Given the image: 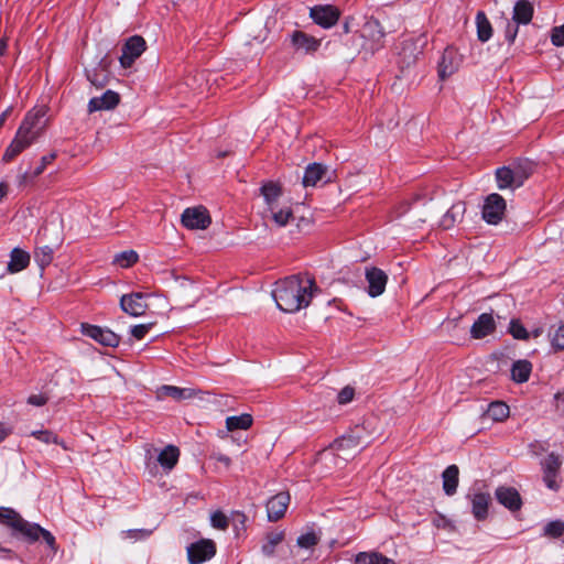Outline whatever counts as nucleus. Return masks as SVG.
Segmentation results:
<instances>
[{
    "mask_svg": "<svg viewBox=\"0 0 564 564\" xmlns=\"http://www.w3.org/2000/svg\"><path fill=\"white\" fill-rule=\"evenodd\" d=\"M317 291L314 279L308 275H291L275 283L272 296L276 306L285 313H295L308 306Z\"/></svg>",
    "mask_w": 564,
    "mask_h": 564,
    "instance_id": "1",
    "label": "nucleus"
},
{
    "mask_svg": "<svg viewBox=\"0 0 564 564\" xmlns=\"http://www.w3.org/2000/svg\"><path fill=\"white\" fill-rule=\"evenodd\" d=\"M386 31L377 19H368L360 30L355 32L351 36L355 52L364 51L367 54L373 55L384 46Z\"/></svg>",
    "mask_w": 564,
    "mask_h": 564,
    "instance_id": "2",
    "label": "nucleus"
},
{
    "mask_svg": "<svg viewBox=\"0 0 564 564\" xmlns=\"http://www.w3.org/2000/svg\"><path fill=\"white\" fill-rule=\"evenodd\" d=\"M0 523L25 538H34L35 533L40 531L39 524L29 523L14 509L8 507H0Z\"/></svg>",
    "mask_w": 564,
    "mask_h": 564,
    "instance_id": "3",
    "label": "nucleus"
},
{
    "mask_svg": "<svg viewBox=\"0 0 564 564\" xmlns=\"http://www.w3.org/2000/svg\"><path fill=\"white\" fill-rule=\"evenodd\" d=\"M46 112L45 106L33 108L26 113L18 130L35 141L46 127Z\"/></svg>",
    "mask_w": 564,
    "mask_h": 564,
    "instance_id": "4",
    "label": "nucleus"
},
{
    "mask_svg": "<svg viewBox=\"0 0 564 564\" xmlns=\"http://www.w3.org/2000/svg\"><path fill=\"white\" fill-rule=\"evenodd\" d=\"M426 44L424 36L406 37L401 42L399 51V64L401 68H409L415 64L417 57L423 53Z\"/></svg>",
    "mask_w": 564,
    "mask_h": 564,
    "instance_id": "5",
    "label": "nucleus"
},
{
    "mask_svg": "<svg viewBox=\"0 0 564 564\" xmlns=\"http://www.w3.org/2000/svg\"><path fill=\"white\" fill-rule=\"evenodd\" d=\"M507 204L497 193L489 194L482 205L481 217L489 225H498L506 213Z\"/></svg>",
    "mask_w": 564,
    "mask_h": 564,
    "instance_id": "6",
    "label": "nucleus"
},
{
    "mask_svg": "<svg viewBox=\"0 0 564 564\" xmlns=\"http://www.w3.org/2000/svg\"><path fill=\"white\" fill-rule=\"evenodd\" d=\"M147 48L145 40L141 35L128 37L121 48L119 62L123 68H129Z\"/></svg>",
    "mask_w": 564,
    "mask_h": 564,
    "instance_id": "7",
    "label": "nucleus"
},
{
    "mask_svg": "<svg viewBox=\"0 0 564 564\" xmlns=\"http://www.w3.org/2000/svg\"><path fill=\"white\" fill-rule=\"evenodd\" d=\"M216 554V544L213 540L202 539L187 546V557L191 564H202Z\"/></svg>",
    "mask_w": 564,
    "mask_h": 564,
    "instance_id": "8",
    "label": "nucleus"
},
{
    "mask_svg": "<svg viewBox=\"0 0 564 564\" xmlns=\"http://www.w3.org/2000/svg\"><path fill=\"white\" fill-rule=\"evenodd\" d=\"M181 221L187 229H206L210 223L208 210L203 206L186 208L181 216Z\"/></svg>",
    "mask_w": 564,
    "mask_h": 564,
    "instance_id": "9",
    "label": "nucleus"
},
{
    "mask_svg": "<svg viewBox=\"0 0 564 564\" xmlns=\"http://www.w3.org/2000/svg\"><path fill=\"white\" fill-rule=\"evenodd\" d=\"M362 448L359 433L352 432L347 435L335 440L330 445L332 453L344 454V460H347L349 456H354Z\"/></svg>",
    "mask_w": 564,
    "mask_h": 564,
    "instance_id": "10",
    "label": "nucleus"
},
{
    "mask_svg": "<svg viewBox=\"0 0 564 564\" xmlns=\"http://www.w3.org/2000/svg\"><path fill=\"white\" fill-rule=\"evenodd\" d=\"M82 333L106 347H117L120 343V337L109 328L82 324Z\"/></svg>",
    "mask_w": 564,
    "mask_h": 564,
    "instance_id": "11",
    "label": "nucleus"
},
{
    "mask_svg": "<svg viewBox=\"0 0 564 564\" xmlns=\"http://www.w3.org/2000/svg\"><path fill=\"white\" fill-rule=\"evenodd\" d=\"M310 17L313 21L324 29H329L337 23L340 18V11L335 6H315L311 9Z\"/></svg>",
    "mask_w": 564,
    "mask_h": 564,
    "instance_id": "12",
    "label": "nucleus"
},
{
    "mask_svg": "<svg viewBox=\"0 0 564 564\" xmlns=\"http://www.w3.org/2000/svg\"><path fill=\"white\" fill-rule=\"evenodd\" d=\"M460 62L458 53L453 47L445 48L437 66L438 77L445 80L452 76L458 70Z\"/></svg>",
    "mask_w": 564,
    "mask_h": 564,
    "instance_id": "13",
    "label": "nucleus"
},
{
    "mask_svg": "<svg viewBox=\"0 0 564 564\" xmlns=\"http://www.w3.org/2000/svg\"><path fill=\"white\" fill-rule=\"evenodd\" d=\"M260 194L263 196L268 208H278L284 198V191L281 183L272 178L263 182L260 187Z\"/></svg>",
    "mask_w": 564,
    "mask_h": 564,
    "instance_id": "14",
    "label": "nucleus"
},
{
    "mask_svg": "<svg viewBox=\"0 0 564 564\" xmlns=\"http://www.w3.org/2000/svg\"><path fill=\"white\" fill-rule=\"evenodd\" d=\"M365 275L368 282V294L371 297L381 295L386 290L388 275L376 267L367 268Z\"/></svg>",
    "mask_w": 564,
    "mask_h": 564,
    "instance_id": "15",
    "label": "nucleus"
},
{
    "mask_svg": "<svg viewBox=\"0 0 564 564\" xmlns=\"http://www.w3.org/2000/svg\"><path fill=\"white\" fill-rule=\"evenodd\" d=\"M289 492L281 491L267 501V513L270 521H278L284 517L290 503Z\"/></svg>",
    "mask_w": 564,
    "mask_h": 564,
    "instance_id": "16",
    "label": "nucleus"
},
{
    "mask_svg": "<svg viewBox=\"0 0 564 564\" xmlns=\"http://www.w3.org/2000/svg\"><path fill=\"white\" fill-rule=\"evenodd\" d=\"M467 498L471 503V513L478 521H484L488 517V508L490 502V495L482 491H470Z\"/></svg>",
    "mask_w": 564,
    "mask_h": 564,
    "instance_id": "17",
    "label": "nucleus"
},
{
    "mask_svg": "<svg viewBox=\"0 0 564 564\" xmlns=\"http://www.w3.org/2000/svg\"><path fill=\"white\" fill-rule=\"evenodd\" d=\"M142 293H131L122 295L120 299V307L127 314L138 317L145 313L148 305L143 302Z\"/></svg>",
    "mask_w": 564,
    "mask_h": 564,
    "instance_id": "18",
    "label": "nucleus"
},
{
    "mask_svg": "<svg viewBox=\"0 0 564 564\" xmlns=\"http://www.w3.org/2000/svg\"><path fill=\"white\" fill-rule=\"evenodd\" d=\"M496 499L510 511H518L522 506V499L517 489L512 487H498L495 491Z\"/></svg>",
    "mask_w": 564,
    "mask_h": 564,
    "instance_id": "19",
    "label": "nucleus"
},
{
    "mask_svg": "<svg viewBox=\"0 0 564 564\" xmlns=\"http://www.w3.org/2000/svg\"><path fill=\"white\" fill-rule=\"evenodd\" d=\"M120 102V95L108 89L100 97H94L88 102V112L115 109Z\"/></svg>",
    "mask_w": 564,
    "mask_h": 564,
    "instance_id": "20",
    "label": "nucleus"
},
{
    "mask_svg": "<svg viewBox=\"0 0 564 564\" xmlns=\"http://www.w3.org/2000/svg\"><path fill=\"white\" fill-rule=\"evenodd\" d=\"M496 329V322L491 313H482L470 327V336L475 339H481Z\"/></svg>",
    "mask_w": 564,
    "mask_h": 564,
    "instance_id": "21",
    "label": "nucleus"
},
{
    "mask_svg": "<svg viewBox=\"0 0 564 564\" xmlns=\"http://www.w3.org/2000/svg\"><path fill=\"white\" fill-rule=\"evenodd\" d=\"M291 41L296 51L304 53L316 52L321 45L319 40L303 31H294L292 33Z\"/></svg>",
    "mask_w": 564,
    "mask_h": 564,
    "instance_id": "22",
    "label": "nucleus"
},
{
    "mask_svg": "<svg viewBox=\"0 0 564 564\" xmlns=\"http://www.w3.org/2000/svg\"><path fill=\"white\" fill-rule=\"evenodd\" d=\"M33 142V140L18 130L14 139L4 151L2 160L6 162L12 161L18 154L30 147Z\"/></svg>",
    "mask_w": 564,
    "mask_h": 564,
    "instance_id": "23",
    "label": "nucleus"
},
{
    "mask_svg": "<svg viewBox=\"0 0 564 564\" xmlns=\"http://www.w3.org/2000/svg\"><path fill=\"white\" fill-rule=\"evenodd\" d=\"M534 8L528 0L516 2L512 12V20L518 24H529L533 18Z\"/></svg>",
    "mask_w": 564,
    "mask_h": 564,
    "instance_id": "24",
    "label": "nucleus"
},
{
    "mask_svg": "<svg viewBox=\"0 0 564 564\" xmlns=\"http://www.w3.org/2000/svg\"><path fill=\"white\" fill-rule=\"evenodd\" d=\"M459 469L456 465H449L442 474L443 490L447 496H453L458 487Z\"/></svg>",
    "mask_w": 564,
    "mask_h": 564,
    "instance_id": "25",
    "label": "nucleus"
},
{
    "mask_svg": "<svg viewBox=\"0 0 564 564\" xmlns=\"http://www.w3.org/2000/svg\"><path fill=\"white\" fill-rule=\"evenodd\" d=\"M513 162V176H531L533 174L543 173L542 165L529 159H517Z\"/></svg>",
    "mask_w": 564,
    "mask_h": 564,
    "instance_id": "26",
    "label": "nucleus"
},
{
    "mask_svg": "<svg viewBox=\"0 0 564 564\" xmlns=\"http://www.w3.org/2000/svg\"><path fill=\"white\" fill-rule=\"evenodd\" d=\"M61 242V239L57 237L56 242L54 245H43L39 246L34 251V260L35 262L41 267V269H44L48 264H51L55 249L58 247Z\"/></svg>",
    "mask_w": 564,
    "mask_h": 564,
    "instance_id": "27",
    "label": "nucleus"
},
{
    "mask_svg": "<svg viewBox=\"0 0 564 564\" xmlns=\"http://www.w3.org/2000/svg\"><path fill=\"white\" fill-rule=\"evenodd\" d=\"M30 263V254L22 249L14 248L10 254L8 271L11 273L20 272Z\"/></svg>",
    "mask_w": 564,
    "mask_h": 564,
    "instance_id": "28",
    "label": "nucleus"
},
{
    "mask_svg": "<svg viewBox=\"0 0 564 564\" xmlns=\"http://www.w3.org/2000/svg\"><path fill=\"white\" fill-rule=\"evenodd\" d=\"M532 371V365L530 361L521 359L513 362L511 367V378L518 383L527 382Z\"/></svg>",
    "mask_w": 564,
    "mask_h": 564,
    "instance_id": "29",
    "label": "nucleus"
},
{
    "mask_svg": "<svg viewBox=\"0 0 564 564\" xmlns=\"http://www.w3.org/2000/svg\"><path fill=\"white\" fill-rule=\"evenodd\" d=\"M477 39L486 43L492 36V26L484 11L476 14Z\"/></svg>",
    "mask_w": 564,
    "mask_h": 564,
    "instance_id": "30",
    "label": "nucleus"
},
{
    "mask_svg": "<svg viewBox=\"0 0 564 564\" xmlns=\"http://www.w3.org/2000/svg\"><path fill=\"white\" fill-rule=\"evenodd\" d=\"M355 564H395V562L378 552H360L355 557Z\"/></svg>",
    "mask_w": 564,
    "mask_h": 564,
    "instance_id": "31",
    "label": "nucleus"
},
{
    "mask_svg": "<svg viewBox=\"0 0 564 564\" xmlns=\"http://www.w3.org/2000/svg\"><path fill=\"white\" fill-rule=\"evenodd\" d=\"M178 456V448L173 445H169L163 451H161L158 456V462L163 468L171 470L176 465Z\"/></svg>",
    "mask_w": 564,
    "mask_h": 564,
    "instance_id": "32",
    "label": "nucleus"
},
{
    "mask_svg": "<svg viewBox=\"0 0 564 564\" xmlns=\"http://www.w3.org/2000/svg\"><path fill=\"white\" fill-rule=\"evenodd\" d=\"M509 406L505 402L495 401L488 405L485 415L492 421L499 422L507 419L509 416Z\"/></svg>",
    "mask_w": 564,
    "mask_h": 564,
    "instance_id": "33",
    "label": "nucleus"
},
{
    "mask_svg": "<svg viewBox=\"0 0 564 564\" xmlns=\"http://www.w3.org/2000/svg\"><path fill=\"white\" fill-rule=\"evenodd\" d=\"M253 419L248 413L240 415L228 416L226 419V426L228 431L248 430L252 425Z\"/></svg>",
    "mask_w": 564,
    "mask_h": 564,
    "instance_id": "34",
    "label": "nucleus"
},
{
    "mask_svg": "<svg viewBox=\"0 0 564 564\" xmlns=\"http://www.w3.org/2000/svg\"><path fill=\"white\" fill-rule=\"evenodd\" d=\"M284 539V533L281 532H269L265 536V542L262 544L261 550L265 556H272L275 547Z\"/></svg>",
    "mask_w": 564,
    "mask_h": 564,
    "instance_id": "35",
    "label": "nucleus"
},
{
    "mask_svg": "<svg viewBox=\"0 0 564 564\" xmlns=\"http://www.w3.org/2000/svg\"><path fill=\"white\" fill-rule=\"evenodd\" d=\"M268 210L271 213L273 221L280 227L285 226L293 216L292 209L289 206L268 208Z\"/></svg>",
    "mask_w": 564,
    "mask_h": 564,
    "instance_id": "36",
    "label": "nucleus"
},
{
    "mask_svg": "<svg viewBox=\"0 0 564 564\" xmlns=\"http://www.w3.org/2000/svg\"><path fill=\"white\" fill-rule=\"evenodd\" d=\"M139 260V256L134 250H126L119 252L113 258V263L121 268H129Z\"/></svg>",
    "mask_w": 564,
    "mask_h": 564,
    "instance_id": "37",
    "label": "nucleus"
},
{
    "mask_svg": "<svg viewBox=\"0 0 564 564\" xmlns=\"http://www.w3.org/2000/svg\"><path fill=\"white\" fill-rule=\"evenodd\" d=\"M329 173H335V171L332 170L330 166L325 165L319 162H313V163H310L306 165L303 176L315 177V176H324Z\"/></svg>",
    "mask_w": 564,
    "mask_h": 564,
    "instance_id": "38",
    "label": "nucleus"
},
{
    "mask_svg": "<svg viewBox=\"0 0 564 564\" xmlns=\"http://www.w3.org/2000/svg\"><path fill=\"white\" fill-rule=\"evenodd\" d=\"M543 471L558 473L562 465L560 456L555 453H550L541 463Z\"/></svg>",
    "mask_w": 564,
    "mask_h": 564,
    "instance_id": "39",
    "label": "nucleus"
},
{
    "mask_svg": "<svg viewBox=\"0 0 564 564\" xmlns=\"http://www.w3.org/2000/svg\"><path fill=\"white\" fill-rule=\"evenodd\" d=\"M318 542L319 536L313 531L301 534L296 540V544L302 549H311Z\"/></svg>",
    "mask_w": 564,
    "mask_h": 564,
    "instance_id": "40",
    "label": "nucleus"
},
{
    "mask_svg": "<svg viewBox=\"0 0 564 564\" xmlns=\"http://www.w3.org/2000/svg\"><path fill=\"white\" fill-rule=\"evenodd\" d=\"M509 333L516 339L527 340L529 338V333L525 327L520 323L519 319H511L509 324Z\"/></svg>",
    "mask_w": 564,
    "mask_h": 564,
    "instance_id": "41",
    "label": "nucleus"
},
{
    "mask_svg": "<svg viewBox=\"0 0 564 564\" xmlns=\"http://www.w3.org/2000/svg\"><path fill=\"white\" fill-rule=\"evenodd\" d=\"M544 535L550 538H560L564 533V522L554 520L544 527Z\"/></svg>",
    "mask_w": 564,
    "mask_h": 564,
    "instance_id": "42",
    "label": "nucleus"
},
{
    "mask_svg": "<svg viewBox=\"0 0 564 564\" xmlns=\"http://www.w3.org/2000/svg\"><path fill=\"white\" fill-rule=\"evenodd\" d=\"M210 524L213 528L217 530H227L229 527V519L228 517L221 512V511H215L210 516Z\"/></svg>",
    "mask_w": 564,
    "mask_h": 564,
    "instance_id": "43",
    "label": "nucleus"
},
{
    "mask_svg": "<svg viewBox=\"0 0 564 564\" xmlns=\"http://www.w3.org/2000/svg\"><path fill=\"white\" fill-rule=\"evenodd\" d=\"M160 397H171L175 400H181L185 397V389L174 386H162L159 390Z\"/></svg>",
    "mask_w": 564,
    "mask_h": 564,
    "instance_id": "44",
    "label": "nucleus"
},
{
    "mask_svg": "<svg viewBox=\"0 0 564 564\" xmlns=\"http://www.w3.org/2000/svg\"><path fill=\"white\" fill-rule=\"evenodd\" d=\"M31 436L37 438L39 441L45 444H59L57 435L48 430L33 431L31 433Z\"/></svg>",
    "mask_w": 564,
    "mask_h": 564,
    "instance_id": "45",
    "label": "nucleus"
},
{
    "mask_svg": "<svg viewBox=\"0 0 564 564\" xmlns=\"http://www.w3.org/2000/svg\"><path fill=\"white\" fill-rule=\"evenodd\" d=\"M122 538L123 539H130V540H144L149 538L152 534V530L148 529H130L122 531Z\"/></svg>",
    "mask_w": 564,
    "mask_h": 564,
    "instance_id": "46",
    "label": "nucleus"
},
{
    "mask_svg": "<svg viewBox=\"0 0 564 564\" xmlns=\"http://www.w3.org/2000/svg\"><path fill=\"white\" fill-rule=\"evenodd\" d=\"M519 32V24L512 21L506 22L505 39L509 44H513Z\"/></svg>",
    "mask_w": 564,
    "mask_h": 564,
    "instance_id": "47",
    "label": "nucleus"
},
{
    "mask_svg": "<svg viewBox=\"0 0 564 564\" xmlns=\"http://www.w3.org/2000/svg\"><path fill=\"white\" fill-rule=\"evenodd\" d=\"M153 323L134 325L130 329V334L138 340H141L152 328Z\"/></svg>",
    "mask_w": 564,
    "mask_h": 564,
    "instance_id": "48",
    "label": "nucleus"
},
{
    "mask_svg": "<svg viewBox=\"0 0 564 564\" xmlns=\"http://www.w3.org/2000/svg\"><path fill=\"white\" fill-rule=\"evenodd\" d=\"M499 189L518 188L523 185V178H497Z\"/></svg>",
    "mask_w": 564,
    "mask_h": 564,
    "instance_id": "49",
    "label": "nucleus"
},
{
    "mask_svg": "<svg viewBox=\"0 0 564 564\" xmlns=\"http://www.w3.org/2000/svg\"><path fill=\"white\" fill-rule=\"evenodd\" d=\"M551 344L555 350H564V324L557 327L552 336Z\"/></svg>",
    "mask_w": 564,
    "mask_h": 564,
    "instance_id": "50",
    "label": "nucleus"
},
{
    "mask_svg": "<svg viewBox=\"0 0 564 564\" xmlns=\"http://www.w3.org/2000/svg\"><path fill=\"white\" fill-rule=\"evenodd\" d=\"M551 42L555 46H564V24L552 29Z\"/></svg>",
    "mask_w": 564,
    "mask_h": 564,
    "instance_id": "51",
    "label": "nucleus"
},
{
    "mask_svg": "<svg viewBox=\"0 0 564 564\" xmlns=\"http://www.w3.org/2000/svg\"><path fill=\"white\" fill-rule=\"evenodd\" d=\"M42 536L44 539V541L46 542V544L48 546H51L52 549L54 547L55 545V538L53 536V534L43 529L42 527H40V531L35 533V536L34 538H28L30 541H36L39 540V538Z\"/></svg>",
    "mask_w": 564,
    "mask_h": 564,
    "instance_id": "52",
    "label": "nucleus"
},
{
    "mask_svg": "<svg viewBox=\"0 0 564 564\" xmlns=\"http://www.w3.org/2000/svg\"><path fill=\"white\" fill-rule=\"evenodd\" d=\"M355 395V390L351 387L343 388L337 394V401L339 404L349 403Z\"/></svg>",
    "mask_w": 564,
    "mask_h": 564,
    "instance_id": "53",
    "label": "nucleus"
},
{
    "mask_svg": "<svg viewBox=\"0 0 564 564\" xmlns=\"http://www.w3.org/2000/svg\"><path fill=\"white\" fill-rule=\"evenodd\" d=\"M557 473L543 471V481L551 490L556 491L558 484L556 482Z\"/></svg>",
    "mask_w": 564,
    "mask_h": 564,
    "instance_id": "54",
    "label": "nucleus"
},
{
    "mask_svg": "<svg viewBox=\"0 0 564 564\" xmlns=\"http://www.w3.org/2000/svg\"><path fill=\"white\" fill-rule=\"evenodd\" d=\"M48 398L45 395V394H31L29 398H28V403L31 404V405H34V406H42L44 404H46Z\"/></svg>",
    "mask_w": 564,
    "mask_h": 564,
    "instance_id": "55",
    "label": "nucleus"
},
{
    "mask_svg": "<svg viewBox=\"0 0 564 564\" xmlns=\"http://www.w3.org/2000/svg\"><path fill=\"white\" fill-rule=\"evenodd\" d=\"M209 458L221 463L226 468H229V466L231 465V459L227 455L221 453L214 452L210 454Z\"/></svg>",
    "mask_w": 564,
    "mask_h": 564,
    "instance_id": "56",
    "label": "nucleus"
},
{
    "mask_svg": "<svg viewBox=\"0 0 564 564\" xmlns=\"http://www.w3.org/2000/svg\"><path fill=\"white\" fill-rule=\"evenodd\" d=\"M514 170H513V162L509 165L501 166L495 170V176H513Z\"/></svg>",
    "mask_w": 564,
    "mask_h": 564,
    "instance_id": "57",
    "label": "nucleus"
},
{
    "mask_svg": "<svg viewBox=\"0 0 564 564\" xmlns=\"http://www.w3.org/2000/svg\"><path fill=\"white\" fill-rule=\"evenodd\" d=\"M87 79L96 87L100 88V87H104L105 85V82L104 80H100L98 78V75L96 73H90V72H87Z\"/></svg>",
    "mask_w": 564,
    "mask_h": 564,
    "instance_id": "58",
    "label": "nucleus"
},
{
    "mask_svg": "<svg viewBox=\"0 0 564 564\" xmlns=\"http://www.w3.org/2000/svg\"><path fill=\"white\" fill-rule=\"evenodd\" d=\"M556 401V410L564 414V393H558L555 395Z\"/></svg>",
    "mask_w": 564,
    "mask_h": 564,
    "instance_id": "59",
    "label": "nucleus"
},
{
    "mask_svg": "<svg viewBox=\"0 0 564 564\" xmlns=\"http://www.w3.org/2000/svg\"><path fill=\"white\" fill-rule=\"evenodd\" d=\"M11 429L6 426L4 424L0 423V443L4 441L10 434Z\"/></svg>",
    "mask_w": 564,
    "mask_h": 564,
    "instance_id": "60",
    "label": "nucleus"
},
{
    "mask_svg": "<svg viewBox=\"0 0 564 564\" xmlns=\"http://www.w3.org/2000/svg\"><path fill=\"white\" fill-rule=\"evenodd\" d=\"M0 556H2L4 558H13V557H15V554L12 552V550L2 547L0 545Z\"/></svg>",
    "mask_w": 564,
    "mask_h": 564,
    "instance_id": "61",
    "label": "nucleus"
},
{
    "mask_svg": "<svg viewBox=\"0 0 564 564\" xmlns=\"http://www.w3.org/2000/svg\"><path fill=\"white\" fill-rule=\"evenodd\" d=\"M9 192V185L6 182H0V203L4 199V197L8 195Z\"/></svg>",
    "mask_w": 564,
    "mask_h": 564,
    "instance_id": "62",
    "label": "nucleus"
},
{
    "mask_svg": "<svg viewBox=\"0 0 564 564\" xmlns=\"http://www.w3.org/2000/svg\"><path fill=\"white\" fill-rule=\"evenodd\" d=\"M50 230V226L45 225L39 230V242L42 243L46 239V234Z\"/></svg>",
    "mask_w": 564,
    "mask_h": 564,
    "instance_id": "63",
    "label": "nucleus"
},
{
    "mask_svg": "<svg viewBox=\"0 0 564 564\" xmlns=\"http://www.w3.org/2000/svg\"><path fill=\"white\" fill-rule=\"evenodd\" d=\"M322 178H302L303 187L316 186Z\"/></svg>",
    "mask_w": 564,
    "mask_h": 564,
    "instance_id": "64",
    "label": "nucleus"
}]
</instances>
